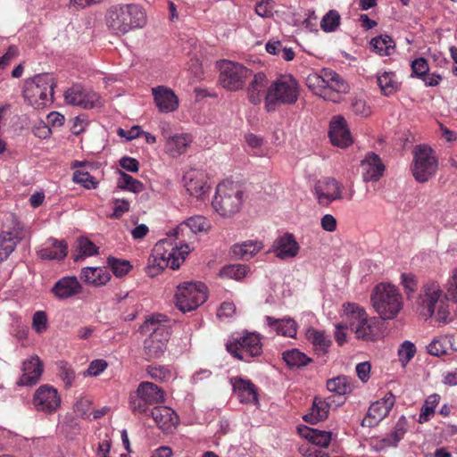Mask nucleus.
<instances>
[{
	"mask_svg": "<svg viewBox=\"0 0 457 457\" xmlns=\"http://www.w3.org/2000/svg\"><path fill=\"white\" fill-rule=\"evenodd\" d=\"M72 180L87 189L96 188L98 181L87 170H77L73 172Z\"/></svg>",
	"mask_w": 457,
	"mask_h": 457,
	"instance_id": "52",
	"label": "nucleus"
},
{
	"mask_svg": "<svg viewBox=\"0 0 457 457\" xmlns=\"http://www.w3.org/2000/svg\"><path fill=\"white\" fill-rule=\"evenodd\" d=\"M370 46L374 52L381 56L390 55L395 50V41L387 35H381L374 37L370 41Z\"/></svg>",
	"mask_w": 457,
	"mask_h": 457,
	"instance_id": "40",
	"label": "nucleus"
},
{
	"mask_svg": "<svg viewBox=\"0 0 457 457\" xmlns=\"http://www.w3.org/2000/svg\"><path fill=\"white\" fill-rule=\"evenodd\" d=\"M33 403L37 411L53 413L60 407L61 397L55 388L43 385L37 389Z\"/></svg>",
	"mask_w": 457,
	"mask_h": 457,
	"instance_id": "18",
	"label": "nucleus"
},
{
	"mask_svg": "<svg viewBox=\"0 0 457 457\" xmlns=\"http://www.w3.org/2000/svg\"><path fill=\"white\" fill-rule=\"evenodd\" d=\"M376 312L382 320L395 319L403 308V299L398 289L386 283L377 285L370 297Z\"/></svg>",
	"mask_w": 457,
	"mask_h": 457,
	"instance_id": "6",
	"label": "nucleus"
},
{
	"mask_svg": "<svg viewBox=\"0 0 457 457\" xmlns=\"http://www.w3.org/2000/svg\"><path fill=\"white\" fill-rule=\"evenodd\" d=\"M328 135L334 145L345 148L352 144V137L346 127V121L341 116H336L331 120Z\"/></svg>",
	"mask_w": 457,
	"mask_h": 457,
	"instance_id": "21",
	"label": "nucleus"
},
{
	"mask_svg": "<svg viewBox=\"0 0 457 457\" xmlns=\"http://www.w3.org/2000/svg\"><path fill=\"white\" fill-rule=\"evenodd\" d=\"M250 271L249 266L245 264H229L220 270L219 276L221 278L241 280Z\"/></svg>",
	"mask_w": 457,
	"mask_h": 457,
	"instance_id": "38",
	"label": "nucleus"
},
{
	"mask_svg": "<svg viewBox=\"0 0 457 457\" xmlns=\"http://www.w3.org/2000/svg\"><path fill=\"white\" fill-rule=\"evenodd\" d=\"M415 353L416 347L414 344L410 341H404L398 350V356L403 366H405L414 357Z\"/></svg>",
	"mask_w": 457,
	"mask_h": 457,
	"instance_id": "55",
	"label": "nucleus"
},
{
	"mask_svg": "<svg viewBox=\"0 0 457 457\" xmlns=\"http://www.w3.org/2000/svg\"><path fill=\"white\" fill-rule=\"evenodd\" d=\"M185 222L192 228L195 236L199 232L207 231L210 228L209 220L201 215L190 217Z\"/></svg>",
	"mask_w": 457,
	"mask_h": 457,
	"instance_id": "53",
	"label": "nucleus"
},
{
	"mask_svg": "<svg viewBox=\"0 0 457 457\" xmlns=\"http://www.w3.org/2000/svg\"><path fill=\"white\" fill-rule=\"evenodd\" d=\"M166 316L154 314L147 318L140 326L142 334L151 332L150 337L145 341V353L150 359L159 358L167 349L170 340V331L162 322L167 321Z\"/></svg>",
	"mask_w": 457,
	"mask_h": 457,
	"instance_id": "3",
	"label": "nucleus"
},
{
	"mask_svg": "<svg viewBox=\"0 0 457 457\" xmlns=\"http://www.w3.org/2000/svg\"><path fill=\"white\" fill-rule=\"evenodd\" d=\"M268 82V78L264 73L258 72L253 75L247 88V95L251 104L256 105L261 104L263 98L265 99L269 87Z\"/></svg>",
	"mask_w": 457,
	"mask_h": 457,
	"instance_id": "27",
	"label": "nucleus"
},
{
	"mask_svg": "<svg viewBox=\"0 0 457 457\" xmlns=\"http://www.w3.org/2000/svg\"><path fill=\"white\" fill-rule=\"evenodd\" d=\"M314 191L319 204L323 206L343 198L342 185L334 178L320 179L315 185Z\"/></svg>",
	"mask_w": 457,
	"mask_h": 457,
	"instance_id": "17",
	"label": "nucleus"
},
{
	"mask_svg": "<svg viewBox=\"0 0 457 457\" xmlns=\"http://www.w3.org/2000/svg\"><path fill=\"white\" fill-rule=\"evenodd\" d=\"M395 395L388 392L386 395L370 404L361 421L362 427L373 428L384 420L395 404Z\"/></svg>",
	"mask_w": 457,
	"mask_h": 457,
	"instance_id": "16",
	"label": "nucleus"
},
{
	"mask_svg": "<svg viewBox=\"0 0 457 457\" xmlns=\"http://www.w3.org/2000/svg\"><path fill=\"white\" fill-rule=\"evenodd\" d=\"M151 415L157 426L164 432L169 433L171 428V411L168 406H156Z\"/></svg>",
	"mask_w": 457,
	"mask_h": 457,
	"instance_id": "37",
	"label": "nucleus"
},
{
	"mask_svg": "<svg viewBox=\"0 0 457 457\" xmlns=\"http://www.w3.org/2000/svg\"><path fill=\"white\" fill-rule=\"evenodd\" d=\"M114 211L111 218L120 219L125 212L129 210V203L125 199H115L113 202Z\"/></svg>",
	"mask_w": 457,
	"mask_h": 457,
	"instance_id": "62",
	"label": "nucleus"
},
{
	"mask_svg": "<svg viewBox=\"0 0 457 457\" xmlns=\"http://www.w3.org/2000/svg\"><path fill=\"white\" fill-rule=\"evenodd\" d=\"M151 404L143 395L134 391L129 395V408L135 414H145L149 410Z\"/></svg>",
	"mask_w": 457,
	"mask_h": 457,
	"instance_id": "49",
	"label": "nucleus"
},
{
	"mask_svg": "<svg viewBox=\"0 0 457 457\" xmlns=\"http://www.w3.org/2000/svg\"><path fill=\"white\" fill-rule=\"evenodd\" d=\"M341 16L337 10H329L320 21V28L325 32H333L340 25Z\"/></svg>",
	"mask_w": 457,
	"mask_h": 457,
	"instance_id": "50",
	"label": "nucleus"
},
{
	"mask_svg": "<svg viewBox=\"0 0 457 457\" xmlns=\"http://www.w3.org/2000/svg\"><path fill=\"white\" fill-rule=\"evenodd\" d=\"M349 328L355 337L362 341H376L382 337L383 323L377 317H370L364 308L357 303L343 304Z\"/></svg>",
	"mask_w": 457,
	"mask_h": 457,
	"instance_id": "1",
	"label": "nucleus"
},
{
	"mask_svg": "<svg viewBox=\"0 0 457 457\" xmlns=\"http://www.w3.org/2000/svg\"><path fill=\"white\" fill-rule=\"evenodd\" d=\"M118 187L133 193H140L145 189V186L141 181L122 171H120Z\"/></svg>",
	"mask_w": 457,
	"mask_h": 457,
	"instance_id": "47",
	"label": "nucleus"
},
{
	"mask_svg": "<svg viewBox=\"0 0 457 457\" xmlns=\"http://www.w3.org/2000/svg\"><path fill=\"white\" fill-rule=\"evenodd\" d=\"M408 430V421L404 416L399 418L392 431L386 435L381 443L384 447H396Z\"/></svg>",
	"mask_w": 457,
	"mask_h": 457,
	"instance_id": "29",
	"label": "nucleus"
},
{
	"mask_svg": "<svg viewBox=\"0 0 457 457\" xmlns=\"http://www.w3.org/2000/svg\"><path fill=\"white\" fill-rule=\"evenodd\" d=\"M323 74L325 76V90H322V93H318V96L327 101L339 102L341 95L349 92L348 83L331 69H323Z\"/></svg>",
	"mask_w": 457,
	"mask_h": 457,
	"instance_id": "15",
	"label": "nucleus"
},
{
	"mask_svg": "<svg viewBox=\"0 0 457 457\" xmlns=\"http://www.w3.org/2000/svg\"><path fill=\"white\" fill-rule=\"evenodd\" d=\"M378 85L384 96H389L399 89V84L394 72L384 71L377 76Z\"/></svg>",
	"mask_w": 457,
	"mask_h": 457,
	"instance_id": "35",
	"label": "nucleus"
},
{
	"mask_svg": "<svg viewBox=\"0 0 457 457\" xmlns=\"http://www.w3.org/2000/svg\"><path fill=\"white\" fill-rule=\"evenodd\" d=\"M80 278L86 283L98 287L106 284L111 276L104 268L86 267L82 269Z\"/></svg>",
	"mask_w": 457,
	"mask_h": 457,
	"instance_id": "30",
	"label": "nucleus"
},
{
	"mask_svg": "<svg viewBox=\"0 0 457 457\" xmlns=\"http://www.w3.org/2000/svg\"><path fill=\"white\" fill-rule=\"evenodd\" d=\"M20 238L16 234L10 231H3L0 234V262L8 258L14 251Z\"/></svg>",
	"mask_w": 457,
	"mask_h": 457,
	"instance_id": "36",
	"label": "nucleus"
},
{
	"mask_svg": "<svg viewBox=\"0 0 457 457\" xmlns=\"http://www.w3.org/2000/svg\"><path fill=\"white\" fill-rule=\"evenodd\" d=\"M137 391L138 394L143 395L151 405L162 402L164 398L163 391L157 385L152 382H141L138 385Z\"/></svg>",
	"mask_w": 457,
	"mask_h": 457,
	"instance_id": "32",
	"label": "nucleus"
},
{
	"mask_svg": "<svg viewBox=\"0 0 457 457\" xmlns=\"http://www.w3.org/2000/svg\"><path fill=\"white\" fill-rule=\"evenodd\" d=\"M65 102L84 109H92L100 104L97 93L88 91L79 85H74L64 93Z\"/></svg>",
	"mask_w": 457,
	"mask_h": 457,
	"instance_id": "19",
	"label": "nucleus"
},
{
	"mask_svg": "<svg viewBox=\"0 0 457 457\" xmlns=\"http://www.w3.org/2000/svg\"><path fill=\"white\" fill-rule=\"evenodd\" d=\"M307 337L319 354L326 353L331 345L330 338L323 331L311 328L307 332Z\"/></svg>",
	"mask_w": 457,
	"mask_h": 457,
	"instance_id": "39",
	"label": "nucleus"
},
{
	"mask_svg": "<svg viewBox=\"0 0 457 457\" xmlns=\"http://www.w3.org/2000/svg\"><path fill=\"white\" fill-rule=\"evenodd\" d=\"M217 67L220 70L219 83L228 91L243 89L246 79L252 76V71L239 62L220 60Z\"/></svg>",
	"mask_w": 457,
	"mask_h": 457,
	"instance_id": "10",
	"label": "nucleus"
},
{
	"mask_svg": "<svg viewBox=\"0 0 457 457\" xmlns=\"http://www.w3.org/2000/svg\"><path fill=\"white\" fill-rule=\"evenodd\" d=\"M276 256L281 260L295 257L300 250V245L290 233H286L274 242Z\"/></svg>",
	"mask_w": 457,
	"mask_h": 457,
	"instance_id": "24",
	"label": "nucleus"
},
{
	"mask_svg": "<svg viewBox=\"0 0 457 457\" xmlns=\"http://www.w3.org/2000/svg\"><path fill=\"white\" fill-rule=\"evenodd\" d=\"M227 351L235 358L249 361L248 357H256L262 353L261 337L255 333H248L226 345Z\"/></svg>",
	"mask_w": 457,
	"mask_h": 457,
	"instance_id": "12",
	"label": "nucleus"
},
{
	"mask_svg": "<svg viewBox=\"0 0 457 457\" xmlns=\"http://www.w3.org/2000/svg\"><path fill=\"white\" fill-rule=\"evenodd\" d=\"M154 101L159 112L168 113L171 112V89L164 86L152 88Z\"/></svg>",
	"mask_w": 457,
	"mask_h": 457,
	"instance_id": "31",
	"label": "nucleus"
},
{
	"mask_svg": "<svg viewBox=\"0 0 457 457\" xmlns=\"http://www.w3.org/2000/svg\"><path fill=\"white\" fill-rule=\"evenodd\" d=\"M22 372L18 382L20 386H32L37 384L43 372V363L39 357L35 355L23 361Z\"/></svg>",
	"mask_w": 457,
	"mask_h": 457,
	"instance_id": "23",
	"label": "nucleus"
},
{
	"mask_svg": "<svg viewBox=\"0 0 457 457\" xmlns=\"http://www.w3.org/2000/svg\"><path fill=\"white\" fill-rule=\"evenodd\" d=\"M299 97V84L291 75H281L272 81L265 95V109L275 112L280 105H291Z\"/></svg>",
	"mask_w": 457,
	"mask_h": 457,
	"instance_id": "4",
	"label": "nucleus"
},
{
	"mask_svg": "<svg viewBox=\"0 0 457 457\" xmlns=\"http://www.w3.org/2000/svg\"><path fill=\"white\" fill-rule=\"evenodd\" d=\"M447 294L453 302L457 303V267L453 270L448 279Z\"/></svg>",
	"mask_w": 457,
	"mask_h": 457,
	"instance_id": "61",
	"label": "nucleus"
},
{
	"mask_svg": "<svg viewBox=\"0 0 457 457\" xmlns=\"http://www.w3.org/2000/svg\"><path fill=\"white\" fill-rule=\"evenodd\" d=\"M327 388L340 395L349 394L352 391L350 379L345 376H339L327 381Z\"/></svg>",
	"mask_w": 457,
	"mask_h": 457,
	"instance_id": "44",
	"label": "nucleus"
},
{
	"mask_svg": "<svg viewBox=\"0 0 457 457\" xmlns=\"http://www.w3.org/2000/svg\"><path fill=\"white\" fill-rule=\"evenodd\" d=\"M146 24V14L137 4H121L110 7L106 13V25L115 35L122 36L141 29Z\"/></svg>",
	"mask_w": 457,
	"mask_h": 457,
	"instance_id": "2",
	"label": "nucleus"
},
{
	"mask_svg": "<svg viewBox=\"0 0 457 457\" xmlns=\"http://www.w3.org/2000/svg\"><path fill=\"white\" fill-rule=\"evenodd\" d=\"M283 360L290 368H302L312 361L311 358L296 348L284 352Z\"/></svg>",
	"mask_w": 457,
	"mask_h": 457,
	"instance_id": "41",
	"label": "nucleus"
},
{
	"mask_svg": "<svg viewBox=\"0 0 457 457\" xmlns=\"http://www.w3.org/2000/svg\"><path fill=\"white\" fill-rule=\"evenodd\" d=\"M171 259V241L168 238L158 241L148 259L146 273L150 277H155L169 266Z\"/></svg>",
	"mask_w": 457,
	"mask_h": 457,
	"instance_id": "13",
	"label": "nucleus"
},
{
	"mask_svg": "<svg viewBox=\"0 0 457 457\" xmlns=\"http://www.w3.org/2000/svg\"><path fill=\"white\" fill-rule=\"evenodd\" d=\"M267 325L278 335L295 337L297 329L296 323L293 319H275L271 316H265Z\"/></svg>",
	"mask_w": 457,
	"mask_h": 457,
	"instance_id": "28",
	"label": "nucleus"
},
{
	"mask_svg": "<svg viewBox=\"0 0 457 457\" xmlns=\"http://www.w3.org/2000/svg\"><path fill=\"white\" fill-rule=\"evenodd\" d=\"M43 260H62L68 254V245L64 240L50 237L37 252Z\"/></svg>",
	"mask_w": 457,
	"mask_h": 457,
	"instance_id": "25",
	"label": "nucleus"
},
{
	"mask_svg": "<svg viewBox=\"0 0 457 457\" xmlns=\"http://www.w3.org/2000/svg\"><path fill=\"white\" fill-rule=\"evenodd\" d=\"M428 64L425 58L420 57L415 59L411 62L412 74L416 75L419 78H422L423 76H425L428 73Z\"/></svg>",
	"mask_w": 457,
	"mask_h": 457,
	"instance_id": "60",
	"label": "nucleus"
},
{
	"mask_svg": "<svg viewBox=\"0 0 457 457\" xmlns=\"http://www.w3.org/2000/svg\"><path fill=\"white\" fill-rule=\"evenodd\" d=\"M307 85L310 88L314 90L316 95H318V93H322V90H325V76L323 74V70L320 75L312 74L308 76Z\"/></svg>",
	"mask_w": 457,
	"mask_h": 457,
	"instance_id": "56",
	"label": "nucleus"
},
{
	"mask_svg": "<svg viewBox=\"0 0 457 457\" xmlns=\"http://www.w3.org/2000/svg\"><path fill=\"white\" fill-rule=\"evenodd\" d=\"M60 377L67 387L71 386L75 379L74 370L68 365H62L60 370Z\"/></svg>",
	"mask_w": 457,
	"mask_h": 457,
	"instance_id": "64",
	"label": "nucleus"
},
{
	"mask_svg": "<svg viewBox=\"0 0 457 457\" xmlns=\"http://www.w3.org/2000/svg\"><path fill=\"white\" fill-rule=\"evenodd\" d=\"M77 248L82 256H91L97 253V247L87 237L78 239Z\"/></svg>",
	"mask_w": 457,
	"mask_h": 457,
	"instance_id": "57",
	"label": "nucleus"
},
{
	"mask_svg": "<svg viewBox=\"0 0 457 457\" xmlns=\"http://www.w3.org/2000/svg\"><path fill=\"white\" fill-rule=\"evenodd\" d=\"M107 264L112 269L113 274L116 277L120 278L128 274L132 269V266L130 265L129 262L125 260H120L112 256L108 257Z\"/></svg>",
	"mask_w": 457,
	"mask_h": 457,
	"instance_id": "51",
	"label": "nucleus"
},
{
	"mask_svg": "<svg viewBox=\"0 0 457 457\" xmlns=\"http://www.w3.org/2000/svg\"><path fill=\"white\" fill-rule=\"evenodd\" d=\"M262 244L258 241H245L242 244H236L232 247V252L235 256L242 260H249L253 258L261 249Z\"/></svg>",
	"mask_w": 457,
	"mask_h": 457,
	"instance_id": "34",
	"label": "nucleus"
},
{
	"mask_svg": "<svg viewBox=\"0 0 457 457\" xmlns=\"http://www.w3.org/2000/svg\"><path fill=\"white\" fill-rule=\"evenodd\" d=\"M182 183L187 192L199 200H204L210 192L208 177L203 170H187L182 177Z\"/></svg>",
	"mask_w": 457,
	"mask_h": 457,
	"instance_id": "14",
	"label": "nucleus"
},
{
	"mask_svg": "<svg viewBox=\"0 0 457 457\" xmlns=\"http://www.w3.org/2000/svg\"><path fill=\"white\" fill-rule=\"evenodd\" d=\"M451 341L446 337H440L432 340L428 345V353L434 356H443L448 353Z\"/></svg>",
	"mask_w": 457,
	"mask_h": 457,
	"instance_id": "48",
	"label": "nucleus"
},
{
	"mask_svg": "<svg viewBox=\"0 0 457 457\" xmlns=\"http://www.w3.org/2000/svg\"><path fill=\"white\" fill-rule=\"evenodd\" d=\"M32 327L37 333H43L47 328V317L45 312L37 311L33 315Z\"/></svg>",
	"mask_w": 457,
	"mask_h": 457,
	"instance_id": "58",
	"label": "nucleus"
},
{
	"mask_svg": "<svg viewBox=\"0 0 457 457\" xmlns=\"http://www.w3.org/2000/svg\"><path fill=\"white\" fill-rule=\"evenodd\" d=\"M352 108L356 115L367 117L370 114V108L362 99H356L352 104Z\"/></svg>",
	"mask_w": 457,
	"mask_h": 457,
	"instance_id": "63",
	"label": "nucleus"
},
{
	"mask_svg": "<svg viewBox=\"0 0 457 457\" xmlns=\"http://www.w3.org/2000/svg\"><path fill=\"white\" fill-rule=\"evenodd\" d=\"M265 48L269 54L277 55L287 62L292 61L295 56L294 50L284 46L280 41L270 40L267 42Z\"/></svg>",
	"mask_w": 457,
	"mask_h": 457,
	"instance_id": "42",
	"label": "nucleus"
},
{
	"mask_svg": "<svg viewBox=\"0 0 457 457\" xmlns=\"http://www.w3.org/2000/svg\"><path fill=\"white\" fill-rule=\"evenodd\" d=\"M208 290L202 282H184L177 287L176 306L183 313L191 312L202 305L206 300Z\"/></svg>",
	"mask_w": 457,
	"mask_h": 457,
	"instance_id": "11",
	"label": "nucleus"
},
{
	"mask_svg": "<svg viewBox=\"0 0 457 457\" xmlns=\"http://www.w3.org/2000/svg\"><path fill=\"white\" fill-rule=\"evenodd\" d=\"M438 169V159L434 150L426 145H416L413 150L411 172L419 183H425L434 177Z\"/></svg>",
	"mask_w": 457,
	"mask_h": 457,
	"instance_id": "9",
	"label": "nucleus"
},
{
	"mask_svg": "<svg viewBox=\"0 0 457 457\" xmlns=\"http://www.w3.org/2000/svg\"><path fill=\"white\" fill-rule=\"evenodd\" d=\"M192 250L189 244L173 242V270L180 268Z\"/></svg>",
	"mask_w": 457,
	"mask_h": 457,
	"instance_id": "46",
	"label": "nucleus"
},
{
	"mask_svg": "<svg viewBox=\"0 0 457 457\" xmlns=\"http://www.w3.org/2000/svg\"><path fill=\"white\" fill-rule=\"evenodd\" d=\"M107 367L108 363L106 361L103 359L94 360L89 363V366L85 374L87 376L96 377L104 372Z\"/></svg>",
	"mask_w": 457,
	"mask_h": 457,
	"instance_id": "59",
	"label": "nucleus"
},
{
	"mask_svg": "<svg viewBox=\"0 0 457 457\" xmlns=\"http://www.w3.org/2000/svg\"><path fill=\"white\" fill-rule=\"evenodd\" d=\"M51 291L56 298L67 299L79 295L82 291V287L76 277L68 276L60 278Z\"/></svg>",
	"mask_w": 457,
	"mask_h": 457,
	"instance_id": "26",
	"label": "nucleus"
},
{
	"mask_svg": "<svg viewBox=\"0 0 457 457\" xmlns=\"http://www.w3.org/2000/svg\"><path fill=\"white\" fill-rule=\"evenodd\" d=\"M55 86L56 83L51 74H38L26 82L23 96L35 109H42L53 104Z\"/></svg>",
	"mask_w": 457,
	"mask_h": 457,
	"instance_id": "8",
	"label": "nucleus"
},
{
	"mask_svg": "<svg viewBox=\"0 0 457 457\" xmlns=\"http://www.w3.org/2000/svg\"><path fill=\"white\" fill-rule=\"evenodd\" d=\"M243 203L242 187L233 181H223L216 187L212 205L221 217L230 218L241 210Z\"/></svg>",
	"mask_w": 457,
	"mask_h": 457,
	"instance_id": "5",
	"label": "nucleus"
},
{
	"mask_svg": "<svg viewBox=\"0 0 457 457\" xmlns=\"http://www.w3.org/2000/svg\"><path fill=\"white\" fill-rule=\"evenodd\" d=\"M230 383L241 403H256L258 402L257 387L251 380L234 377L230 378Z\"/></svg>",
	"mask_w": 457,
	"mask_h": 457,
	"instance_id": "22",
	"label": "nucleus"
},
{
	"mask_svg": "<svg viewBox=\"0 0 457 457\" xmlns=\"http://www.w3.org/2000/svg\"><path fill=\"white\" fill-rule=\"evenodd\" d=\"M306 433L303 435L311 443L321 447H328L331 441V432L319 430L315 428H305Z\"/></svg>",
	"mask_w": 457,
	"mask_h": 457,
	"instance_id": "43",
	"label": "nucleus"
},
{
	"mask_svg": "<svg viewBox=\"0 0 457 457\" xmlns=\"http://www.w3.org/2000/svg\"><path fill=\"white\" fill-rule=\"evenodd\" d=\"M329 404L320 399L315 398L310 411L303 416V420L311 424H315L328 417Z\"/></svg>",
	"mask_w": 457,
	"mask_h": 457,
	"instance_id": "33",
	"label": "nucleus"
},
{
	"mask_svg": "<svg viewBox=\"0 0 457 457\" xmlns=\"http://www.w3.org/2000/svg\"><path fill=\"white\" fill-rule=\"evenodd\" d=\"M418 305L420 314L426 320L435 315L436 320L445 322L450 314L436 281H429L421 287Z\"/></svg>",
	"mask_w": 457,
	"mask_h": 457,
	"instance_id": "7",
	"label": "nucleus"
},
{
	"mask_svg": "<svg viewBox=\"0 0 457 457\" xmlns=\"http://www.w3.org/2000/svg\"><path fill=\"white\" fill-rule=\"evenodd\" d=\"M193 142V137L188 133H181L173 135V151H177L179 154L187 151V148Z\"/></svg>",
	"mask_w": 457,
	"mask_h": 457,
	"instance_id": "54",
	"label": "nucleus"
},
{
	"mask_svg": "<svg viewBox=\"0 0 457 457\" xmlns=\"http://www.w3.org/2000/svg\"><path fill=\"white\" fill-rule=\"evenodd\" d=\"M385 165L381 158L375 153H369L361 162V170L363 181L377 182L383 176Z\"/></svg>",
	"mask_w": 457,
	"mask_h": 457,
	"instance_id": "20",
	"label": "nucleus"
},
{
	"mask_svg": "<svg viewBox=\"0 0 457 457\" xmlns=\"http://www.w3.org/2000/svg\"><path fill=\"white\" fill-rule=\"evenodd\" d=\"M195 239V236L192 228L186 224L185 220L173 228V242L191 245Z\"/></svg>",
	"mask_w": 457,
	"mask_h": 457,
	"instance_id": "45",
	"label": "nucleus"
}]
</instances>
